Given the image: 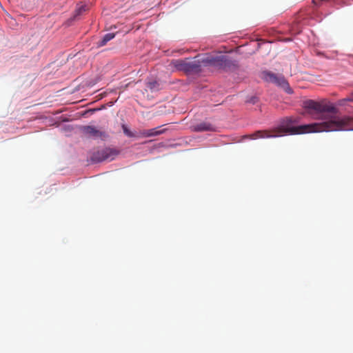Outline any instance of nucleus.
<instances>
[{"mask_svg":"<svg viewBox=\"0 0 353 353\" xmlns=\"http://www.w3.org/2000/svg\"><path fill=\"white\" fill-rule=\"evenodd\" d=\"M119 154V151L114 148H105L94 152L91 160L94 163L103 161H112Z\"/></svg>","mask_w":353,"mask_h":353,"instance_id":"obj_3","label":"nucleus"},{"mask_svg":"<svg viewBox=\"0 0 353 353\" xmlns=\"http://www.w3.org/2000/svg\"><path fill=\"white\" fill-rule=\"evenodd\" d=\"M147 86L152 91L157 90L159 89V84L156 81L148 82Z\"/></svg>","mask_w":353,"mask_h":353,"instance_id":"obj_11","label":"nucleus"},{"mask_svg":"<svg viewBox=\"0 0 353 353\" xmlns=\"http://www.w3.org/2000/svg\"><path fill=\"white\" fill-rule=\"evenodd\" d=\"M263 79L267 81L272 82L280 86L288 93L292 92L289 83L282 75H277L271 72H263Z\"/></svg>","mask_w":353,"mask_h":353,"instance_id":"obj_4","label":"nucleus"},{"mask_svg":"<svg viewBox=\"0 0 353 353\" xmlns=\"http://www.w3.org/2000/svg\"><path fill=\"white\" fill-rule=\"evenodd\" d=\"M122 129L124 134L128 137H132L134 136L133 134L130 132V130L128 128V127L125 125H122Z\"/></svg>","mask_w":353,"mask_h":353,"instance_id":"obj_12","label":"nucleus"},{"mask_svg":"<svg viewBox=\"0 0 353 353\" xmlns=\"http://www.w3.org/2000/svg\"><path fill=\"white\" fill-rule=\"evenodd\" d=\"M171 65L177 70L192 73L200 70L201 61L191 59H175L171 61Z\"/></svg>","mask_w":353,"mask_h":353,"instance_id":"obj_2","label":"nucleus"},{"mask_svg":"<svg viewBox=\"0 0 353 353\" xmlns=\"http://www.w3.org/2000/svg\"><path fill=\"white\" fill-rule=\"evenodd\" d=\"M88 9V8L86 5H81L76 9L75 17H77L78 15H81L83 12H85Z\"/></svg>","mask_w":353,"mask_h":353,"instance_id":"obj_10","label":"nucleus"},{"mask_svg":"<svg viewBox=\"0 0 353 353\" xmlns=\"http://www.w3.org/2000/svg\"><path fill=\"white\" fill-rule=\"evenodd\" d=\"M159 128H155L150 130H145L141 132V135L144 137H150L158 136L163 134L165 130H158Z\"/></svg>","mask_w":353,"mask_h":353,"instance_id":"obj_8","label":"nucleus"},{"mask_svg":"<svg viewBox=\"0 0 353 353\" xmlns=\"http://www.w3.org/2000/svg\"><path fill=\"white\" fill-rule=\"evenodd\" d=\"M115 34L114 33H108L103 36V37L97 43V45L99 47L103 46L106 45V43L112 40L113 38H114Z\"/></svg>","mask_w":353,"mask_h":353,"instance_id":"obj_9","label":"nucleus"},{"mask_svg":"<svg viewBox=\"0 0 353 353\" xmlns=\"http://www.w3.org/2000/svg\"><path fill=\"white\" fill-rule=\"evenodd\" d=\"M81 130L85 135L92 137L94 139L104 140L108 137V134L105 131L98 130L94 126L85 125L82 127Z\"/></svg>","mask_w":353,"mask_h":353,"instance_id":"obj_6","label":"nucleus"},{"mask_svg":"<svg viewBox=\"0 0 353 353\" xmlns=\"http://www.w3.org/2000/svg\"><path fill=\"white\" fill-rule=\"evenodd\" d=\"M201 62L219 68H225L229 63V60L225 55H220L216 57H208L203 59Z\"/></svg>","mask_w":353,"mask_h":353,"instance_id":"obj_5","label":"nucleus"},{"mask_svg":"<svg viewBox=\"0 0 353 353\" xmlns=\"http://www.w3.org/2000/svg\"><path fill=\"white\" fill-rule=\"evenodd\" d=\"M306 113L319 123H312L296 126L301 119L297 117H287L279 121L277 127L272 130H258L248 137L252 139L273 138L286 134H301L323 132L343 131L349 130L353 118L348 116L339 117V110L332 104L308 99L303 102Z\"/></svg>","mask_w":353,"mask_h":353,"instance_id":"obj_1","label":"nucleus"},{"mask_svg":"<svg viewBox=\"0 0 353 353\" xmlns=\"http://www.w3.org/2000/svg\"><path fill=\"white\" fill-rule=\"evenodd\" d=\"M191 130L194 132L214 131V127L210 123L201 122L192 125Z\"/></svg>","mask_w":353,"mask_h":353,"instance_id":"obj_7","label":"nucleus"},{"mask_svg":"<svg viewBox=\"0 0 353 353\" xmlns=\"http://www.w3.org/2000/svg\"><path fill=\"white\" fill-rule=\"evenodd\" d=\"M352 97H353V92L352 93Z\"/></svg>","mask_w":353,"mask_h":353,"instance_id":"obj_14","label":"nucleus"},{"mask_svg":"<svg viewBox=\"0 0 353 353\" xmlns=\"http://www.w3.org/2000/svg\"><path fill=\"white\" fill-rule=\"evenodd\" d=\"M353 101L352 98L347 97V98H345V99L339 100V105H343L345 102H347V101Z\"/></svg>","mask_w":353,"mask_h":353,"instance_id":"obj_13","label":"nucleus"}]
</instances>
